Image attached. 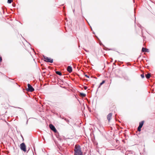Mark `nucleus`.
Wrapping results in <instances>:
<instances>
[{
  "label": "nucleus",
  "mask_w": 155,
  "mask_h": 155,
  "mask_svg": "<svg viewBox=\"0 0 155 155\" xmlns=\"http://www.w3.org/2000/svg\"><path fill=\"white\" fill-rule=\"evenodd\" d=\"M74 155H83V152L79 145H76L74 150Z\"/></svg>",
  "instance_id": "nucleus-1"
},
{
  "label": "nucleus",
  "mask_w": 155,
  "mask_h": 155,
  "mask_svg": "<svg viewBox=\"0 0 155 155\" xmlns=\"http://www.w3.org/2000/svg\"><path fill=\"white\" fill-rule=\"evenodd\" d=\"M44 61L47 62L52 63L53 62V60L50 58H48L45 56H43Z\"/></svg>",
  "instance_id": "nucleus-2"
},
{
  "label": "nucleus",
  "mask_w": 155,
  "mask_h": 155,
  "mask_svg": "<svg viewBox=\"0 0 155 155\" xmlns=\"http://www.w3.org/2000/svg\"><path fill=\"white\" fill-rule=\"evenodd\" d=\"M28 88L27 89V90L28 91L32 92L34 91V89L32 86L29 84H28Z\"/></svg>",
  "instance_id": "nucleus-3"
},
{
  "label": "nucleus",
  "mask_w": 155,
  "mask_h": 155,
  "mask_svg": "<svg viewBox=\"0 0 155 155\" xmlns=\"http://www.w3.org/2000/svg\"><path fill=\"white\" fill-rule=\"evenodd\" d=\"M20 148L24 151H26V146L24 143H23L20 144Z\"/></svg>",
  "instance_id": "nucleus-4"
},
{
  "label": "nucleus",
  "mask_w": 155,
  "mask_h": 155,
  "mask_svg": "<svg viewBox=\"0 0 155 155\" xmlns=\"http://www.w3.org/2000/svg\"><path fill=\"white\" fill-rule=\"evenodd\" d=\"M49 127L54 132H57V130L55 128V127L52 124H51L49 125Z\"/></svg>",
  "instance_id": "nucleus-5"
},
{
  "label": "nucleus",
  "mask_w": 155,
  "mask_h": 155,
  "mask_svg": "<svg viewBox=\"0 0 155 155\" xmlns=\"http://www.w3.org/2000/svg\"><path fill=\"white\" fill-rule=\"evenodd\" d=\"M112 114L111 113H110L108 114V115H107V118L108 120V121H110L111 118Z\"/></svg>",
  "instance_id": "nucleus-6"
},
{
  "label": "nucleus",
  "mask_w": 155,
  "mask_h": 155,
  "mask_svg": "<svg viewBox=\"0 0 155 155\" xmlns=\"http://www.w3.org/2000/svg\"><path fill=\"white\" fill-rule=\"evenodd\" d=\"M67 70L69 72L71 73L72 71V69L71 66H69L67 68Z\"/></svg>",
  "instance_id": "nucleus-7"
},
{
  "label": "nucleus",
  "mask_w": 155,
  "mask_h": 155,
  "mask_svg": "<svg viewBox=\"0 0 155 155\" xmlns=\"http://www.w3.org/2000/svg\"><path fill=\"white\" fill-rule=\"evenodd\" d=\"M142 51L143 52H148L149 50L148 49H147L146 48H145L143 47L142 49Z\"/></svg>",
  "instance_id": "nucleus-8"
},
{
  "label": "nucleus",
  "mask_w": 155,
  "mask_h": 155,
  "mask_svg": "<svg viewBox=\"0 0 155 155\" xmlns=\"http://www.w3.org/2000/svg\"><path fill=\"white\" fill-rule=\"evenodd\" d=\"M126 154H127V155H134V152L130 151L127 153H126Z\"/></svg>",
  "instance_id": "nucleus-9"
},
{
  "label": "nucleus",
  "mask_w": 155,
  "mask_h": 155,
  "mask_svg": "<svg viewBox=\"0 0 155 155\" xmlns=\"http://www.w3.org/2000/svg\"><path fill=\"white\" fill-rule=\"evenodd\" d=\"M144 123V121H142L140 122L139 123V126L142 127L143 124Z\"/></svg>",
  "instance_id": "nucleus-10"
},
{
  "label": "nucleus",
  "mask_w": 155,
  "mask_h": 155,
  "mask_svg": "<svg viewBox=\"0 0 155 155\" xmlns=\"http://www.w3.org/2000/svg\"><path fill=\"white\" fill-rule=\"evenodd\" d=\"M146 77L148 79L150 78V73L147 74L145 75Z\"/></svg>",
  "instance_id": "nucleus-11"
},
{
  "label": "nucleus",
  "mask_w": 155,
  "mask_h": 155,
  "mask_svg": "<svg viewBox=\"0 0 155 155\" xmlns=\"http://www.w3.org/2000/svg\"><path fill=\"white\" fill-rule=\"evenodd\" d=\"M56 73L57 74H58V75H59L60 76L61 75H62L61 72L60 71H56Z\"/></svg>",
  "instance_id": "nucleus-12"
},
{
  "label": "nucleus",
  "mask_w": 155,
  "mask_h": 155,
  "mask_svg": "<svg viewBox=\"0 0 155 155\" xmlns=\"http://www.w3.org/2000/svg\"><path fill=\"white\" fill-rule=\"evenodd\" d=\"M105 82V81L104 80H103L102 82L100 83V85L98 87V88L100 87V86L103 84H104Z\"/></svg>",
  "instance_id": "nucleus-13"
},
{
  "label": "nucleus",
  "mask_w": 155,
  "mask_h": 155,
  "mask_svg": "<svg viewBox=\"0 0 155 155\" xmlns=\"http://www.w3.org/2000/svg\"><path fill=\"white\" fill-rule=\"evenodd\" d=\"M81 95L82 96V97H84L86 96V95L85 94L83 93H80Z\"/></svg>",
  "instance_id": "nucleus-14"
},
{
  "label": "nucleus",
  "mask_w": 155,
  "mask_h": 155,
  "mask_svg": "<svg viewBox=\"0 0 155 155\" xmlns=\"http://www.w3.org/2000/svg\"><path fill=\"white\" fill-rule=\"evenodd\" d=\"M141 128H142L141 127L138 126V127L137 128V130L138 131H140L141 130Z\"/></svg>",
  "instance_id": "nucleus-15"
},
{
  "label": "nucleus",
  "mask_w": 155,
  "mask_h": 155,
  "mask_svg": "<svg viewBox=\"0 0 155 155\" xmlns=\"http://www.w3.org/2000/svg\"><path fill=\"white\" fill-rule=\"evenodd\" d=\"M12 0H8V3H11L12 2Z\"/></svg>",
  "instance_id": "nucleus-16"
},
{
  "label": "nucleus",
  "mask_w": 155,
  "mask_h": 155,
  "mask_svg": "<svg viewBox=\"0 0 155 155\" xmlns=\"http://www.w3.org/2000/svg\"><path fill=\"white\" fill-rule=\"evenodd\" d=\"M141 78H144V74H142L141 75Z\"/></svg>",
  "instance_id": "nucleus-17"
},
{
  "label": "nucleus",
  "mask_w": 155,
  "mask_h": 155,
  "mask_svg": "<svg viewBox=\"0 0 155 155\" xmlns=\"http://www.w3.org/2000/svg\"><path fill=\"white\" fill-rule=\"evenodd\" d=\"M64 120H65L67 122H69V120L66 118H64Z\"/></svg>",
  "instance_id": "nucleus-18"
},
{
  "label": "nucleus",
  "mask_w": 155,
  "mask_h": 155,
  "mask_svg": "<svg viewBox=\"0 0 155 155\" xmlns=\"http://www.w3.org/2000/svg\"><path fill=\"white\" fill-rule=\"evenodd\" d=\"M87 87L86 86H84V88L85 90L87 89Z\"/></svg>",
  "instance_id": "nucleus-19"
},
{
  "label": "nucleus",
  "mask_w": 155,
  "mask_h": 155,
  "mask_svg": "<svg viewBox=\"0 0 155 155\" xmlns=\"http://www.w3.org/2000/svg\"><path fill=\"white\" fill-rule=\"evenodd\" d=\"M2 59L1 57H0V62H1L2 61Z\"/></svg>",
  "instance_id": "nucleus-20"
},
{
  "label": "nucleus",
  "mask_w": 155,
  "mask_h": 155,
  "mask_svg": "<svg viewBox=\"0 0 155 155\" xmlns=\"http://www.w3.org/2000/svg\"><path fill=\"white\" fill-rule=\"evenodd\" d=\"M85 77H86L87 78H89V76H88L87 75V74H85Z\"/></svg>",
  "instance_id": "nucleus-21"
},
{
  "label": "nucleus",
  "mask_w": 155,
  "mask_h": 155,
  "mask_svg": "<svg viewBox=\"0 0 155 155\" xmlns=\"http://www.w3.org/2000/svg\"><path fill=\"white\" fill-rule=\"evenodd\" d=\"M84 49V51H86V52H88V51H87V50L86 49Z\"/></svg>",
  "instance_id": "nucleus-22"
},
{
  "label": "nucleus",
  "mask_w": 155,
  "mask_h": 155,
  "mask_svg": "<svg viewBox=\"0 0 155 155\" xmlns=\"http://www.w3.org/2000/svg\"><path fill=\"white\" fill-rule=\"evenodd\" d=\"M28 120H27V121H26V123L27 124H28Z\"/></svg>",
  "instance_id": "nucleus-23"
},
{
  "label": "nucleus",
  "mask_w": 155,
  "mask_h": 155,
  "mask_svg": "<svg viewBox=\"0 0 155 155\" xmlns=\"http://www.w3.org/2000/svg\"><path fill=\"white\" fill-rule=\"evenodd\" d=\"M64 118H65L64 117L62 118V119H64Z\"/></svg>",
  "instance_id": "nucleus-24"
},
{
  "label": "nucleus",
  "mask_w": 155,
  "mask_h": 155,
  "mask_svg": "<svg viewBox=\"0 0 155 155\" xmlns=\"http://www.w3.org/2000/svg\"><path fill=\"white\" fill-rule=\"evenodd\" d=\"M73 11V12H74V9Z\"/></svg>",
  "instance_id": "nucleus-25"
}]
</instances>
